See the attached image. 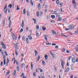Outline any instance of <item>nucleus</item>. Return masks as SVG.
I'll use <instances>...</instances> for the list:
<instances>
[{"mask_svg": "<svg viewBox=\"0 0 78 78\" xmlns=\"http://www.w3.org/2000/svg\"><path fill=\"white\" fill-rule=\"evenodd\" d=\"M72 3L73 4V6L74 8H76V2H75V0H72Z\"/></svg>", "mask_w": 78, "mask_h": 78, "instance_id": "1", "label": "nucleus"}, {"mask_svg": "<svg viewBox=\"0 0 78 78\" xmlns=\"http://www.w3.org/2000/svg\"><path fill=\"white\" fill-rule=\"evenodd\" d=\"M12 39L13 40H16L17 38V37L14 34H12Z\"/></svg>", "mask_w": 78, "mask_h": 78, "instance_id": "2", "label": "nucleus"}, {"mask_svg": "<svg viewBox=\"0 0 78 78\" xmlns=\"http://www.w3.org/2000/svg\"><path fill=\"white\" fill-rule=\"evenodd\" d=\"M61 66L62 67L63 69H64V61L63 60H62L61 61Z\"/></svg>", "mask_w": 78, "mask_h": 78, "instance_id": "3", "label": "nucleus"}, {"mask_svg": "<svg viewBox=\"0 0 78 78\" xmlns=\"http://www.w3.org/2000/svg\"><path fill=\"white\" fill-rule=\"evenodd\" d=\"M1 45L2 46V48H4V49H6V46L5 45V44H4L3 42H1Z\"/></svg>", "mask_w": 78, "mask_h": 78, "instance_id": "4", "label": "nucleus"}, {"mask_svg": "<svg viewBox=\"0 0 78 78\" xmlns=\"http://www.w3.org/2000/svg\"><path fill=\"white\" fill-rule=\"evenodd\" d=\"M4 13L6 14L7 12V5H6L4 8Z\"/></svg>", "mask_w": 78, "mask_h": 78, "instance_id": "5", "label": "nucleus"}, {"mask_svg": "<svg viewBox=\"0 0 78 78\" xmlns=\"http://www.w3.org/2000/svg\"><path fill=\"white\" fill-rule=\"evenodd\" d=\"M10 19H11V17L10 16H9L8 20L10 21V22H9V28H10V27H11V25L12 24L11 21L10 20Z\"/></svg>", "mask_w": 78, "mask_h": 78, "instance_id": "6", "label": "nucleus"}, {"mask_svg": "<svg viewBox=\"0 0 78 78\" xmlns=\"http://www.w3.org/2000/svg\"><path fill=\"white\" fill-rule=\"evenodd\" d=\"M68 28L69 29H73L75 28V26L73 25H70L69 26Z\"/></svg>", "mask_w": 78, "mask_h": 78, "instance_id": "7", "label": "nucleus"}, {"mask_svg": "<svg viewBox=\"0 0 78 78\" xmlns=\"http://www.w3.org/2000/svg\"><path fill=\"white\" fill-rule=\"evenodd\" d=\"M3 59H4V65H5L6 64L5 62H6V56L5 55L3 57Z\"/></svg>", "mask_w": 78, "mask_h": 78, "instance_id": "8", "label": "nucleus"}, {"mask_svg": "<svg viewBox=\"0 0 78 78\" xmlns=\"http://www.w3.org/2000/svg\"><path fill=\"white\" fill-rule=\"evenodd\" d=\"M69 70H70V68L69 67H68L64 71L65 73H67L68 72H69Z\"/></svg>", "mask_w": 78, "mask_h": 78, "instance_id": "9", "label": "nucleus"}, {"mask_svg": "<svg viewBox=\"0 0 78 78\" xmlns=\"http://www.w3.org/2000/svg\"><path fill=\"white\" fill-rule=\"evenodd\" d=\"M24 75H25V74H24L23 73H22L21 74L20 76L21 77H23V78H27V76H24Z\"/></svg>", "mask_w": 78, "mask_h": 78, "instance_id": "10", "label": "nucleus"}, {"mask_svg": "<svg viewBox=\"0 0 78 78\" xmlns=\"http://www.w3.org/2000/svg\"><path fill=\"white\" fill-rule=\"evenodd\" d=\"M72 61L73 63H75L76 61V59H75V58L73 57L72 58Z\"/></svg>", "mask_w": 78, "mask_h": 78, "instance_id": "11", "label": "nucleus"}, {"mask_svg": "<svg viewBox=\"0 0 78 78\" xmlns=\"http://www.w3.org/2000/svg\"><path fill=\"white\" fill-rule=\"evenodd\" d=\"M21 27L22 28H23V27H24V21L23 20H22V22L21 23Z\"/></svg>", "mask_w": 78, "mask_h": 78, "instance_id": "12", "label": "nucleus"}, {"mask_svg": "<svg viewBox=\"0 0 78 78\" xmlns=\"http://www.w3.org/2000/svg\"><path fill=\"white\" fill-rule=\"evenodd\" d=\"M61 35L62 36V37H68L67 36L65 35L63 33H61Z\"/></svg>", "mask_w": 78, "mask_h": 78, "instance_id": "13", "label": "nucleus"}, {"mask_svg": "<svg viewBox=\"0 0 78 78\" xmlns=\"http://www.w3.org/2000/svg\"><path fill=\"white\" fill-rule=\"evenodd\" d=\"M25 66V63H23L21 65V68H24Z\"/></svg>", "mask_w": 78, "mask_h": 78, "instance_id": "14", "label": "nucleus"}, {"mask_svg": "<svg viewBox=\"0 0 78 78\" xmlns=\"http://www.w3.org/2000/svg\"><path fill=\"white\" fill-rule=\"evenodd\" d=\"M41 59V57L38 55V58H37V60L36 61V62H37V61H39V59Z\"/></svg>", "mask_w": 78, "mask_h": 78, "instance_id": "15", "label": "nucleus"}, {"mask_svg": "<svg viewBox=\"0 0 78 78\" xmlns=\"http://www.w3.org/2000/svg\"><path fill=\"white\" fill-rule=\"evenodd\" d=\"M52 34H54V35L56 34V31H55L54 30H52Z\"/></svg>", "mask_w": 78, "mask_h": 78, "instance_id": "16", "label": "nucleus"}, {"mask_svg": "<svg viewBox=\"0 0 78 78\" xmlns=\"http://www.w3.org/2000/svg\"><path fill=\"white\" fill-rule=\"evenodd\" d=\"M44 39L46 41H48V39H47V35H44Z\"/></svg>", "mask_w": 78, "mask_h": 78, "instance_id": "17", "label": "nucleus"}, {"mask_svg": "<svg viewBox=\"0 0 78 78\" xmlns=\"http://www.w3.org/2000/svg\"><path fill=\"white\" fill-rule=\"evenodd\" d=\"M26 42L27 44H29V41L28 37H27L26 38Z\"/></svg>", "mask_w": 78, "mask_h": 78, "instance_id": "18", "label": "nucleus"}, {"mask_svg": "<svg viewBox=\"0 0 78 78\" xmlns=\"http://www.w3.org/2000/svg\"><path fill=\"white\" fill-rule=\"evenodd\" d=\"M51 17L52 19H55V16L54 15L51 16Z\"/></svg>", "mask_w": 78, "mask_h": 78, "instance_id": "19", "label": "nucleus"}, {"mask_svg": "<svg viewBox=\"0 0 78 78\" xmlns=\"http://www.w3.org/2000/svg\"><path fill=\"white\" fill-rule=\"evenodd\" d=\"M28 37L30 40H32L33 39V37L30 35L28 36Z\"/></svg>", "mask_w": 78, "mask_h": 78, "instance_id": "20", "label": "nucleus"}, {"mask_svg": "<svg viewBox=\"0 0 78 78\" xmlns=\"http://www.w3.org/2000/svg\"><path fill=\"white\" fill-rule=\"evenodd\" d=\"M56 16L57 17H60V16H61V15H60V14L59 13H57L56 14Z\"/></svg>", "mask_w": 78, "mask_h": 78, "instance_id": "21", "label": "nucleus"}, {"mask_svg": "<svg viewBox=\"0 0 78 78\" xmlns=\"http://www.w3.org/2000/svg\"><path fill=\"white\" fill-rule=\"evenodd\" d=\"M38 8L39 9H41V4L39 3L38 5Z\"/></svg>", "mask_w": 78, "mask_h": 78, "instance_id": "22", "label": "nucleus"}, {"mask_svg": "<svg viewBox=\"0 0 78 78\" xmlns=\"http://www.w3.org/2000/svg\"><path fill=\"white\" fill-rule=\"evenodd\" d=\"M30 3L32 6H34L33 2V1L32 0H30Z\"/></svg>", "mask_w": 78, "mask_h": 78, "instance_id": "23", "label": "nucleus"}, {"mask_svg": "<svg viewBox=\"0 0 78 78\" xmlns=\"http://www.w3.org/2000/svg\"><path fill=\"white\" fill-rule=\"evenodd\" d=\"M44 58L45 60H47V59H48V55H44Z\"/></svg>", "mask_w": 78, "mask_h": 78, "instance_id": "24", "label": "nucleus"}, {"mask_svg": "<svg viewBox=\"0 0 78 78\" xmlns=\"http://www.w3.org/2000/svg\"><path fill=\"white\" fill-rule=\"evenodd\" d=\"M34 52L35 53V56L36 57H37V52L35 50Z\"/></svg>", "mask_w": 78, "mask_h": 78, "instance_id": "25", "label": "nucleus"}, {"mask_svg": "<svg viewBox=\"0 0 78 78\" xmlns=\"http://www.w3.org/2000/svg\"><path fill=\"white\" fill-rule=\"evenodd\" d=\"M37 17H39V11L37 12Z\"/></svg>", "mask_w": 78, "mask_h": 78, "instance_id": "26", "label": "nucleus"}, {"mask_svg": "<svg viewBox=\"0 0 78 78\" xmlns=\"http://www.w3.org/2000/svg\"><path fill=\"white\" fill-rule=\"evenodd\" d=\"M22 40L23 41H25V38L24 36H23L22 37Z\"/></svg>", "mask_w": 78, "mask_h": 78, "instance_id": "27", "label": "nucleus"}, {"mask_svg": "<svg viewBox=\"0 0 78 78\" xmlns=\"http://www.w3.org/2000/svg\"><path fill=\"white\" fill-rule=\"evenodd\" d=\"M0 53L2 54V56H3V51H2V49H0Z\"/></svg>", "mask_w": 78, "mask_h": 78, "instance_id": "28", "label": "nucleus"}, {"mask_svg": "<svg viewBox=\"0 0 78 78\" xmlns=\"http://www.w3.org/2000/svg\"><path fill=\"white\" fill-rule=\"evenodd\" d=\"M15 55L16 56H17L18 55V53L17 52V49H16L15 51Z\"/></svg>", "mask_w": 78, "mask_h": 78, "instance_id": "29", "label": "nucleus"}, {"mask_svg": "<svg viewBox=\"0 0 78 78\" xmlns=\"http://www.w3.org/2000/svg\"><path fill=\"white\" fill-rule=\"evenodd\" d=\"M58 21V22H60L61 20H62V18H59L58 19H57Z\"/></svg>", "mask_w": 78, "mask_h": 78, "instance_id": "30", "label": "nucleus"}, {"mask_svg": "<svg viewBox=\"0 0 78 78\" xmlns=\"http://www.w3.org/2000/svg\"><path fill=\"white\" fill-rule=\"evenodd\" d=\"M42 30H43V31H45V30H46V27H42Z\"/></svg>", "mask_w": 78, "mask_h": 78, "instance_id": "31", "label": "nucleus"}, {"mask_svg": "<svg viewBox=\"0 0 78 78\" xmlns=\"http://www.w3.org/2000/svg\"><path fill=\"white\" fill-rule=\"evenodd\" d=\"M33 20L34 21V24H36V20L35 19H33Z\"/></svg>", "mask_w": 78, "mask_h": 78, "instance_id": "32", "label": "nucleus"}, {"mask_svg": "<svg viewBox=\"0 0 78 78\" xmlns=\"http://www.w3.org/2000/svg\"><path fill=\"white\" fill-rule=\"evenodd\" d=\"M30 66L31 67V69L32 70H33V62H31V64H30Z\"/></svg>", "mask_w": 78, "mask_h": 78, "instance_id": "33", "label": "nucleus"}, {"mask_svg": "<svg viewBox=\"0 0 78 78\" xmlns=\"http://www.w3.org/2000/svg\"><path fill=\"white\" fill-rule=\"evenodd\" d=\"M10 73V72L9 71L5 74V76H7L8 75H9Z\"/></svg>", "mask_w": 78, "mask_h": 78, "instance_id": "34", "label": "nucleus"}, {"mask_svg": "<svg viewBox=\"0 0 78 78\" xmlns=\"http://www.w3.org/2000/svg\"><path fill=\"white\" fill-rule=\"evenodd\" d=\"M23 31V29L22 28H21V30L20 31V33H22Z\"/></svg>", "mask_w": 78, "mask_h": 78, "instance_id": "35", "label": "nucleus"}, {"mask_svg": "<svg viewBox=\"0 0 78 78\" xmlns=\"http://www.w3.org/2000/svg\"><path fill=\"white\" fill-rule=\"evenodd\" d=\"M15 48L16 49V50L17 49V48H18V47H17V45L16 44H15Z\"/></svg>", "mask_w": 78, "mask_h": 78, "instance_id": "36", "label": "nucleus"}, {"mask_svg": "<svg viewBox=\"0 0 78 78\" xmlns=\"http://www.w3.org/2000/svg\"><path fill=\"white\" fill-rule=\"evenodd\" d=\"M16 69H15L14 70V71L13 73V75H16Z\"/></svg>", "mask_w": 78, "mask_h": 78, "instance_id": "37", "label": "nucleus"}, {"mask_svg": "<svg viewBox=\"0 0 78 78\" xmlns=\"http://www.w3.org/2000/svg\"><path fill=\"white\" fill-rule=\"evenodd\" d=\"M46 45H51V43H48L46 44Z\"/></svg>", "mask_w": 78, "mask_h": 78, "instance_id": "38", "label": "nucleus"}, {"mask_svg": "<svg viewBox=\"0 0 78 78\" xmlns=\"http://www.w3.org/2000/svg\"><path fill=\"white\" fill-rule=\"evenodd\" d=\"M5 20H3V25L4 26V27H5Z\"/></svg>", "mask_w": 78, "mask_h": 78, "instance_id": "39", "label": "nucleus"}, {"mask_svg": "<svg viewBox=\"0 0 78 78\" xmlns=\"http://www.w3.org/2000/svg\"><path fill=\"white\" fill-rule=\"evenodd\" d=\"M56 3L57 5H59V0H57L56 1Z\"/></svg>", "mask_w": 78, "mask_h": 78, "instance_id": "40", "label": "nucleus"}, {"mask_svg": "<svg viewBox=\"0 0 78 78\" xmlns=\"http://www.w3.org/2000/svg\"><path fill=\"white\" fill-rule=\"evenodd\" d=\"M25 12H26L25 11V9H23V14H25Z\"/></svg>", "mask_w": 78, "mask_h": 78, "instance_id": "41", "label": "nucleus"}, {"mask_svg": "<svg viewBox=\"0 0 78 78\" xmlns=\"http://www.w3.org/2000/svg\"><path fill=\"white\" fill-rule=\"evenodd\" d=\"M4 53H5V56H8V54L7 53V52L5 51H4Z\"/></svg>", "mask_w": 78, "mask_h": 78, "instance_id": "42", "label": "nucleus"}, {"mask_svg": "<svg viewBox=\"0 0 78 78\" xmlns=\"http://www.w3.org/2000/svg\"><path fill=\"white\" fill-rule=\"evenodd\" d=\"M19 69H20L19 66H17V68H16V69H17V71H19Z\"/></svg>", "mask_w": 78, "mask_h": 78, "instance_id": "43", "label": "nucleus"}, {"mask_svg": "<svg viewBox=\"0 0 78 78\" xmlns=\"http://www.w3.org/2000/svg\"><path fill=\"white\" fill-rule=\"evenodd\" d=\"M15 59V58H14V59H12V61H14V59H15L14 61V64H15V62H16V60Z\"/></svg>", "mask_w": 78, "mask_h": 78, "instance_id": "44", "label": "nucleus"}, {"mask_svg": "<svg viewBox=\"0 0 78 78\" xmlns=\"http://www.w3.org/2000/svg\"><path fill=\"white\" fill-rule=\"evenodd\" d=\"M42 64H43V65H45V61H42Z\"/></svg>", "mask_w": 78, "mask_h": 78, "instance_id": "45", "label": "nucleus"}, {"mask_svg": "<svg viewBox=\"0 0 78 78\" xmlns=\"http://www.w3.org/2000/svg\"><path fill=\"white\" fill-rule=\"evenodd\" d=\"M59 5H60V6L61 7L62 6V5H63V3L62 2L61 3L59 4Z\"/></svg>", "mask_w": 78, "mask_h": 78, "instance_id": "46", "label": "nucleus"}, {"mask_svg": "<svg viewBox=\"0 0 78 78\" xmlns=\"http://www.w3.org/2000/svg\"><path fill=\"white\" fill-rule=\"evenodd\" d=\"M57 14V12H54L52 14H55L56 15Z\"/></svg>", "mask_w": 78, "mask_h": 78, "instance_id": "47", "label": "nucleus"}, {"mask_svg": "<svg viewBox=\"0 0 78 78\" xmlns=\"http://www.w3.org/2000/svg\"><path fill=\"white\" fill-rule=\"evenodd\" d=\"M33 76L34 77L36 76V72H34L33 73Z\"/></svg>", "mask_w": 78, "mask_h": 78, "instance_id": "48", "label": "nucleus"}, {"mask_svg": "<svg viewBox=\"0 0 78 78\" xmlns=\"http://www.w3.org/2000/svg\"><path fill=\"white\" fill-rule=\"evenodd\" d=\"M16 62V65L17 66H18V65H19V62H18L17 61H15Z\"/></svg>", "mask_w": 78, "mask_h": 78, "instance_id": "49", "label": "nucleus"}, {"mask_svg": "<svg viewBox=\"0 0 78 78\" xmlns=\"http://www.w3.org/2000/svg\"><path fill=\"white\" fill-rule=\"evenodd\" d=\"M36 34L37 35V37H39V33H36Z\"/></svg>", "mask_w": 78, "mask_h": 78, "instance_id": "50", "label": "nucleus"}, {"mask_svg": "<svg viewBox=\"0 0 78 78\" xmlns=\"http://www.w3.org/2000/svg\"><path fill=\"white\" fill-rule=\"evenodd\" d=\"M42 14H43V12H40V16H42Z\"/></svg>", "mask_w": 78, "mask_h": 78, "instance_id": "51", "label": "nucleus"}, {"mask_svg": "<svg viewBox=\"0 0 78 78\" xmlns=\"http://www.w3.org/2000/svg\"><path fill=\"white\" fill-rule=\"evenodd\" d=\"M36 29H37V30H39V25H37V26Z\"/></svg>", "mask_w": 78, "mask_h": 78, "instance_id": "52", "label": "nucleus"}, {"mask_svg": "<svg viewBox=\"0 0 78 78\" xmlns=\"http://www.w3.org/2000/svg\"><path fill=\"white\" fill-rule=\"evenodd\" d=\"M52 56V57L53 58H55V55H54V54H53L52 55H51Z\"/></svg>", "mask_w": 78, "mask_h": 78, "instance_id": "53", "label": "nucleus"}, {"mask_svg": "<svg viewBox=\"0 0 78 78\" xmlns=\"http://www.w3.org/2000/svg\"><path fill=\"white\" fill-rule=\"evenodd\" d=\"M9 8H11V7H12V5H11V4H9Z\"/></svg>", "mask_w": 78, "mask_h": 78, "instance_id": "54", "label": "nucleus"}, {"mask_svg": "<svg viewBox=\"0 0 78 78\" xmlns=\"http://www.w3.org/2000/svg\"><path fill=\"white\" fill-rule=\"evenodd\" d=\"M72 58V56H70L69 57V58H68V60L69 61H70V58Z\"/></svg>", "mask_w": 78, "mask_h": 78, "instance_id": "55", "label": "nucleus"}, {"mask_svg": "<svg viewBox=\"0 0 78 78\" xmlns=\"http://www.w3.org/2000/svg\"><path fill=\"white\" fill-rule=\"evenodd\" d=\"M27 15L28 16H30V14H29V12L28 11H27Z\"/></svg>", "mask_w": 78, "mask_h": 78, "instance_id": "56", "label": "nucleus"}, {"mask_svg": "<svg viewBox=\"0 0 78 78\" xmlns=\"http://www.w3.org/2000/svg\"><path fill=\"white\" fill-rule=\"evenodd\" d=\"M58 46H56L55 47V49H58Z\"/></svg>", "mask_w": 78, "mask_h": 78, "instance_id": "57", "label": "nucleus"}, {"mask_svg": "<svg viewBox=\"0 0 78 78\" xmlns=\"http://www.w3.org/2000/svg\"><path fill=\"white\" fill-rule=\"evenodd\" d=\"M16 9L17 10H19V9H20L18 8V5L17 6Z\"/></svg>", "mask_w": 78, "mask_h": 78, "instance_id": "58", "label": "nucleus"}, {"mask_svg": "<svg viewBox=\"0 0 78 78\" xmlns=\"http://www.w3.org/2000/svg\"><path fill=\"white\" fill-rule=\"evenodd\" d=\"M68 33L69 34H70V35H72V32H69Z\"/></svg>", "mask_w": 78, "mask_h": 78, "instance_id": "59", "label": "nucleus"}, {"mask_svg": "<svg viewBox=\"0 0 78 78\" xmlns=\"http://www.w3.org/2000/svg\"><path fill=\"white\" fill-rule=\"evenodd\" d=\"M50 54H51V55H53V53L51 51H50Z\"/></svg>", "mask_w": 78, "mask_h": 78, "instance_id": "60", "label": "nucleus"}, {"mask_svg": "<svg viewBox=\"0 0 78 78\" xmlns=\"http://www.w3.org/2000/svg\"><path fill=\"white\" fill-rule=\"evenodd\" d=\"M40 72L41 73H42V72H43V70H42V69H41L40 70Z\"/></svg>", "mask_w": 78, "mask_h": 78, "instance_id": "61", "label": "nucleus"}, {"mask_svg": "<svg viewBox=\"0 0 78 78\" xmlns=\"http://www.w3.org/2000/svg\"><path fill=\"white\" fill-rule=\"evenodd\" d=\"M60 11H61L62 12H64V11H62V8L61 9Z\"/></svg>", "mask_w": 78, "mask_h": 78, "instance_id": "62", "label": "nucleus"}, {"mask_svg": "<svg viewBox=\"0 0 78 78\" xmlns=\"http://www.w3.org/2000/svg\"><path fill=\"white\" fill-rule=\"evenodd\" d=\"M76 61L77 62H78V58H77L76 59Z\"/></svg>", "mask_w": 78, "mask_h": 78, "instance_id": "63", "label": "nucleus"}, {"mask_svg": "<svg viewBox=\"0 0 78 78\" xmlns=\"http://www.w3.org/2000/svg\"><path fill=\"white\" fill-rule=\"evenodd\" d=\"M78 51V48H76V52H77Z\"/></svg>", "mask_w": 78, "mask_h": 78, "instance_id": "64", "label": "nucleus"}]
</instances>
